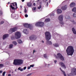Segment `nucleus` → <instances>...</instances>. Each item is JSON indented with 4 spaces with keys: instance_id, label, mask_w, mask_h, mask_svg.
I'll use <instances>...</instances> for the list:
<instances>
[{
    "instance_id": "13d9d810",
    "label": "nucleus",
    "mask_w": 76,
    "mask_h": 76,
    "mask_svg": "<svg viewBox=\"0 0 76 76\" xmlns=\"http://www.w3.org/2000/svg\"><path fill=\"white\" fill-rule=\"evenodd\" d=\"M8 4H10V2H8Z\"/></svg>"
},
{
    "instance_id": "cd10ccee",
    "label": "nucleus",
    "mask_w": 76,
    "mask_h": 76,
    "mask_svg": "<svg viewBox=\"0 0 76 76\" xmlns=\"http://www.w3.org/2000/svg\"><path fill=\"white\" fill-rule=\"evenodd\" d=\"M13 45L12 44H11L9 46V48H13Z\"/></svg>"
},
{
    "instance_id": "39448f33",
    "label": "nucleus",
    "mask_w": 76,
    "mask_h": 76,
    "mask_svg": "<svg viewBox=\"0 0 76 76\" xmlns=\"http://www.w3.org/2000/svg\"><path fill=\"white\" fill-rule=\"evenodd\" d=\"M36 26H40V27H43L44 25V23L41 22H39L36 23L35 24Z\"/></svg>"
},
{
    "instance_id": "2eb2a0df",
    "label": "nucleus",
    "mask_w": 76,
    "mask_h": 76,
    "mask_svg": "<svg viewBox=\"0 0 76 76\" xmlns=\"http://www.w3.org/2000/svg\"><path fill=\"white\" fill-rule=\"evenodd\" d=\"M75 5L76 4H75V3L72 2L70 4V6L71 7H75Z\"/></svg>"
},
{
    "instance_id": "b1692460",
    "label": "nucleus",
    "mask_w": 76,
    "mask_h": 76,
    "mask_svg": "<svg viewBox=\"0 0 76 76\" xmlns=\"http://www.w3.org/2000/svg\"><path fill=\"white\" fill-rule=\"evenodd\" d=\"M53 45L55 47H58V43H55V44H53Z\"/></svg>"
},
{
    "instance_id": "412c9836",
    "label": "nucleus",
    "mask_w": 76,
    "mask_h": 76,
    "mask_svg": "<svg viewBox=\"0 0 76 76\" xmlns=\"http://www.w3.org/2000/svg\"><path fill=\"white\" fill-rule=\"evenodd\" d=\"M59 69L60 70H61V72H62L63 73V74L64 75V76H66V74H65V72H64V71H63V70H62V69H61V68H60Z\"/></svg>"
},
{
    "instance_id": "72a5a7b5",
    "label": "nucleus",
    "mask_w": 76,
    "mask_h": 76,
    "mask_svg": "<svg viewBox=\"0 0 76 76\" xmlns=\"http://www.w3.org/2000/svg\"><path fill=\"white\" fill-rule=\"evenodd\" d=\"M44 57H45V58H47V54H45L44 55Z\"/></svg>"
},
{
    "instance_id": "49530a36",
    "label": "nucleus",
    "mask_w": 76,
    "mask_h": 76,
    "mask_svg": "<svg viewBox=\"0 0 76 76\" xmlns=\"http://www.w3.org/2000/svg\"><path fill=\"white\" fill-rule=\"evenodd\" d=\"M21 69V67H19L18 68V70H20V69Z\"/></svg>"
},
{
    "instance_id": "052dcab7",
    "label": "nucleus",
    "mask_w": 76,
    "mask_h": 76,
    "mask_svg": "<svg viewBox=\"0 0 76 76\" xmlns=\"http://www.w3.org/2000/svg\"><path fill=\"white\" fill-rule=\"evenodd\" d=\"M56 34H57V35H59L58 34V33Z\"/></svg>"
},
{
    "instance_id": "0eeeda50",
    "label": "nucleus",
    "mask_w": 76,
    "mask_h": 76,
    "mask_svg": "<svg viewBox=\"0 0 76 76\" xmlns=\"http://www.w3.org/2000/svg\"><path fill=\"white\" fill-rule=\"evenodd\" d=\"M58 19L60 21L59 22L60 23L61 25H64V23L62 21L63 19V16L62 15H60L58 17Z\"/></svg>"
},
{
    "instance_id": "6e6d98bb",
    "label": "nucleus",
    "mask_w": 76,
    "mask_h": 76,
    "mask_svg": "<svg viewBox=\"0 0 76 76\" xmlns=\"http://www.w3.org/2000/svg\"><path fill=\"white\" fill-rule=\"evenodd\" d=\"M8 76H11V74H8Z\"/></svg>"
},
{
    "instance_id": "864d4df0",
    "label": "nucleus",
    "mask_w": 76,
    "mask_h": 76,
    "mask_svg": "<svg viewBox=\"0 0 76 76\" xmlns=\"http://www.w3.org/2000/svg\"><path fill=\"white\" fill-rule=\"evenodd\" d=\"M52 16H54V14L53 13V14H52Z\"/></svg>"
},
{
    "instance_id": "3c124183",
    "label": "nucleus",
    "mask_w": 76,
    "mask_h": 76,
    "mask_svg": "<svg viewBox=\"0 0 76 76\" xmlns=\"http://www.w3.org/2000/svg\"><path fill=\"white\" fill-rule=\"evenodd\" d=\"M33 5L35 6V5H36V4L35 3H34L33 4Z\"/></svg>"
},
{
    "instance_id": "7c9ffc66",
    "label": "nucleus",
    "mask_w": 76,
    "mask_h": 76,
    "mask_svg": "<svg viewBox=\"0 0 76 76\" xmlns=\"http://www.w3.org/2000/svg\"><path fill=\"white\" fill-rule=\"evenodd\" d=\"M14 15L15 16H14ZM11 17H12V18H15V14H14V15H13L12 14L11 15Z\"/></svg>"
},
{
    "instance_id": "37998d69",
    "label": "nucleus",
    "mask_w": 76,
    "mask_h": 76,
    "mask_svg": "<svg viewBox=\"0 0 76 76\" xmlns=\"http://www.w3.org/2000/svg\"><path fill=\"white\" fill-rule=\"evenodd\" d=\"M35 52H37V51L35 50H34L33 52V54H34V53H35Z\"/></svg>"
},
{
    "instance_id": "f3484780",
    "label": "nucleus",
    "mask_w": 76,
    "mask_h": 76,
    "mask_svg": "<svg viewBox=\"0 0 76 76\" xmlns=\"http://www.w3.org/2000/svg\"><path fill=\"white\" fill-rule=\"evenodd\" d=\"M56 11L58 14H60V13H62V11L60 9H58Z\"/></svg>"
},
{
    "instance_id": "6e6552de",
    "label": "nucleus",
    "mask_w": 76,
    "mask_h": 76,
    "mask_svg": "<svg viewBox=\"0 0 76 76\" xmlns=\"http://www.w3.org/2000/svg\"><path fill=\"white\" fill-rule=\"evenodd\" d=\"M17 27H15L13 28H11L9 30V34H12V33L14 32H15V31H17Z\"/></svg>"
},
{
    "instance_id": "c03bdc74",
    "label": "nucleus",
    "mask_w": 76,
    "mask_h": 76,
    "mask_svg": "<svg viewBox=\"0 0 76 76\" xmlns=\"http://www.w3.org/2000/svg\"><path fill=\"white\" fill-rule=\"evenodd\" d=\"M71 73L69 74L68 75V76H71Z\"/></svg>"
},
{
    "instance_id": "473e14b6",
    "label": "nucleus",
    "mask_w": 76,
    "mask_h": 76,
    "mask_svg": "<svg viewBox=\"0 0 76 76\" xmlns=\"http://www.w3.org/2000/svg\"><path fill=\"white\" fill-rule=\"evenodd\" d=\"M38 9H40L41 8V5H40L39 7H38Z\"/></svg>"
},
{
    "instance_id": "e433bc0d",
    "label": "nucleus",
    "mask_w": 76,
    "mask_h": 76,
    "mask_svg": "<svg viewBox=\"0 0 76 76\" xmlns=\"http://www.w3.org/2000/svg\"><path fill=\"white\" fill-rule=\"evenodd\" d=\"M32 75V74L31 73H30V74H28L27 75V76H31Z\"/></svg>"
},
{
    "instance_id": "09e8293b",
    "label": "nucleus",
    "mask_w": 76,
    "mask_h": 76,
    "mask_svg": "<svg viewBox=\"0 0 76 76\" xmlns=\"http://www.w3.org/2000/svg\"><path fill=\"white\" fill-rule=\"evenodd\" d=\"M31 69V66H28V69Z\"/></svg>"
},
{
    "instance_id": "393cba45",
    "label": "nucleus",
    "mask_w": 76,
    "mask_h": 76,
    "mask_svg": "<svg viewBox=\"0 0 76 76\" xmlns=\"http://www.w3.org/2000/svg\"><path fill=\"white\" fill-rule=\"evenodd\" d=\"M12 44H14V45H17V42L15 41H13L12 42Z\"/></svg>"
},
{
    "instance_id": "a211bd4d",
    "label": "nucleus",
    "mask_w": 76,
    "mask_h": 76,
    "mask_svg": "<svg viewBox=\"0 0 76 76\" xmlns=\"http://www.w3.org/2000/svg\"><path fill=\"white\" fill-rule=\"evenodd\" d=\"M23 32L26 34H29V31H28L27 29H25L23 30Z\"/></svg>"
},
{
    "instance_id": "338daca9",
    "label": "nucleus",
    "mask_w": 76,
    "mask_h": 76,
    "mask_svg": "<svg viewBox=\"0 0 76 76\" xmlns=\"http://www.w3.org/2000/svg\"><path fill=\"white\" fill-rule=\"evenodd\" d=\"M46 0V1H47V0Z\"/></svg>"
},
{
    "instance_id": "8fccbe9b",
    "label": "nucleus",
    "mask_w": 76,
    "mask_h": 76,
    "mask_svg": "<svg viewBox=\"0 0 76 76\" xmlns=\"http://www.w3.org/2000/svg\"><path fill=\"white\" fill-rule=\"evenodd\" d=\"M23 68L21 69H20V71L22 72V71H23Z\"/></svg>"
},
{
    "instance_id": "423d86ee",
    "label": "nucleus",
    "mask_w": 76,
    "mask_h": 76,
    "mask_svg": "<svg viewBox=\"0 0 76 76\" xmlns=\"http://www.w3.org/2000/svg\"><path fill=\"white\" fill-rule=\"evenodd\" d=\"M20 37H21L20 33L19 31H17L15 33V37L16 39H19L20 38Z\"/></svg>"
},
{
    "instance_id": "9d476101",
    "label": "nucleus",
    "mask_w": 76,
    "mask_h": 76,
    "mask_svg": "<svg viewBox=\"0 0 76 76\" xmlns=\"http://www.w3.org/2000/svg\"><path fill=\"white\" fill-rule=\"evenodd\" d=\"M57 56L59 58H60V59L62 60V61H64V58L63 57V56L61 55V54L60 53H58Z\"/></svg>"
},
{
    "instance_id": "20e7f679",
    "label": "nucleus",
    "mask_w": 76,
    "mask_h": 76,
    "mask_svg": "<svg viewBox=\"0 0 76 76\" xmlns=\"http://www.w3.org/2000/svg\"><path fill=\"white\" fill-rule=\"evenodd\" d=\"M10 9L11 10V9L12 10H15V9H17L18 7L17 6V3L14 2V3H10Z\"/></svg>"
},
{
    "instance_id": "5fc2aeb1",
    "label": "nucleus",
    "mask_w": 76,
    "mask_h": 76,
    "mask_svg": "<svg viewBox=\"0 0 76 76\" xmlns=\"http://www.w3.org/2000/svg\"><path fill=\"white\" fill-rule=\"evenodd\" d=\"M0 73H2V71H0Z\"/></svg>"
},
{
    "instance_id": "680f3d73",
    "label": "nucleus",
    "mask_w": 76,
    "mask_h": 76,
    "mask_svg": "<svg viewBox=\"0 0 76 76\" xmlns=\"http://www.w3.org/2000/svg\"><path fill=\"white\" fill-rule=\"evenodd\" d=\"M50 64H48V66H50Z\"/></svg>"
},
{
    "instance_id": "c85d7f7f",
    "label": "nucleus",
    "mask_w": 76,
    "mask_h": 76,
    "mask_svg": "<svg viewBox=\"0 0 76 76\" xmlns=\"http://www.w3.org/2000/svg\"><path fill=\"white\" fill-rule=\"evenodd\" d=\"M36 7H34L32 8V10L33 11H35L36 10Z\"/></svg>"
},
{
    "instance_id": "bf43d9fd",
    "label": "nucleus",
    "mask_w": 76,
    "mask_h": 76,
    "mask_svg": "<svg viewBox=\"0 0 76 76\" xmlns=\"http://www.w3.org/2000/svg\"><path fill=\"white\" fill-rule=\"evenodd\" d=\"M49 2H51V0H49Z\"/></svg>"
},
{
    "instance_id": "69168bd1",
    "label": "nucleus",
    "mask_w": 76,
    "mask_h": 76,
    "mask_svg": "<svg viewBox=\"0 0 76 76\" xmlns=\"http://www.w3.org/2000/svg\"><path fill=\"white\" fill-rule=\"evenodd\" d=\"M20 13H21V12H20Z\"/></svg>"
},
{
    "instance_id": "f8f14e48",
    "label": "nucleus",
    "mask_w": 76,
    "mask_h": 76,
    "mask_svg": "<svg viewBox=\"0 0 76 76\" xmlns=\"http://www.w3.org/2000/svg\"><path fill=\"white\" fill-rule=\"evenodd\" d=\"M71 72L72 74H73V75H76V69L75 68H72L71 69Z\"/></svg>"
},
{
    "instance_id": "1a4fd4ad",
    "label": "nucleus",
    "mask_w": 76,
    "mask_h": 76,
    "mask_svg": "<svg viewBox=\"0 0 76 76\" xmlns=\"http://www.w3.org/2000/svg\"><path fill=\"white\" fill-rule=\"evenodd\" d=\"M29 38L31 41H34L37 39V37L34 35H32L29 37Z\"/></svg>"
},
{
    "instance_id": "6ab92c4d",
    "label": "nucleus",
    "mask_w": 76,
    "mask_h": 76,
    "mask_svg": "<svg viewBox=\"0 0 76 76\" xmlns=\"http://www.w3.org/2000/svg\"><path fill=\"white\" fill-rule=\"evenodd\" d=\"M72 31L74 34H76V30H75V29L74 28H72Z\"/></svg>"
},
{
    "instance_id": "a878e982",
    "label": "nucleus",
    "mask_w": 76,
    "mask_h": 76,
    "mask_svg": "<svg viewBox=\"0 0 76 76\" xmlns=\"http://www.w3.org/2000/svg\"><path fill=\"white\" fill-rule=\"evenodd\" d=\"M72 11L74 12H76V8L75 7L74 8H73V9H72Z\"/></svg>"
},
{
    "instance_id": "ea45409f",
    "label": "nucleus",
    "mask_w": 76,
    "mask_h": 76,
    "mask_svg": "<svg viewBox=\"0 0 76 76\" xmlns=\"http://www.w3.org/2000/svg\"><path fill=\"white\" fill-rule=\"evenodd\" d=\"M31 67H33L34 66V65H30Z\"/></svg>"
},
{
    "instance_id": "79ce46f5",
    "label": "nucleus",
    "mask_w": 76,
    "mask_h": 76,
    "mask_svg": "<svg viewBox=\"0 0 76 76\" xmlns=\"http://www.w3.org/2000/svg\"><path fill=\"white\" fill-rule=\"evenodd\" d=\"M48 6V2H47L46 5V6Z\"/></svg>"
},
{
    "instance_id": "de8ad7c7",
    "label": "nucleus",
    "mask_w": 76,
    "mask_h": 76,
    "mask_svg": "<svg viewBox=\"0 0 76 76\" xmlns=\"http://www.w3.org/2000/svg\"><path fill=\"white\" fill-rule=\"evenodd\" d=\"M54 62L56 64V63H57V60H54Z\"/></svg>"
},
{
    "instance_id": "603ef678",
    "label": "nucleus",
    "mask_w": 76,
    "mask_h": 76,
    "mask_svg": "<svg viewBox=\"0 0 76 76\" xmlns=\"http://www.w3.org/2000/svg\"><path fill=\"white\" fill-rule=\"evenodd\" d=\"M21 1L22 2H23L25 1V0H21Z\"/></svg>"
},
{
    "instance_id": "9b49d317",
    "label": "nucleus",
    "mask_w": 76,
    "mask_h": 76,
    "mask_svg": "<svg viewBox=\"0 0 76 76\" xmlns=\"http://www.w3.org/2000/svg\"><path fill=\"white\" fill-rule=\"evenodd\" d=\"M24 26L27 28H29L30 29H32V26L31 25L28 24V23H25L24 24Z\"/></svg>"
},
{
    "instance_id": "5701e85b",
    "label": "nucleus",
    "mask_w": 76,
    "mask_h": 76,
    "mask_svg": "<svg viewBox=\"0 0 76 76\" xmlns=\"http://www.w3.org/2000/svg\"><path fill=\"white\" fill-rule=\"evenodd\" d=\"M50 21V18L46 19L45 20V22H47Z\"/></svg>"
},
{
    "instance_id": "e2e57ef3",
    "label": "nucleus",
    "mask_w": 76,
    "mask_h": 76,
    "mask_svg": "<svg viewBox=\"0 0 76 76\" xmlns=\"http://www.w3.org/2000/svg\"><path fill=\"white\" fill-rule=\"evenodd\" d=\"M45 66H46L47 65V64H45Z\"/></svg>"
},
{
    "instance_id": "c756f323",
    "label": "nucleus",
    "mask_w": 76,
    "mask_h": 76,
    "mask_svg": "<svg viewBox=\"0 0 76 76\" xmlns=\"http://www.w3.org/2000/svg\"><path fill=\"white\" fill-rule=\"evenodd\" d=\"M73 16L75 17V18H76V12H75L73 15Z\"/></svg>"
},
{
    "instance_id": "dca6fc26",
    "label": "nucleus",
    "mask_w": 76,
    "mask_h": 76,
    "mask_svg": "<svg viewBox=\"0 0 76 76\" xmlns=\"http://www.w3.org/2000/svg\"><path fill=\"white\" fill-rule=\"evenodd\" d=\"M9 37V34H4L3 37V39H5L6 38H7Z\"/></svg>"
},
{
    "instance_id": "bb28decb",
    "label": "nucleus",
    "mask_w": 76,
    "mask_h": 76,
    "mask_svg": "<svg viewBox=\"0 0 76 76\" xmlns=\"http://www.w3.org/2000/svg\"><path fill=\"white\" fill-rule=\"evenodd\" d=\"M4 66V64H0V68H1L2 67H3Z\"/></svg>"
},
{
    "instance_id": "f704fd0d",
    "label": "nucleus",
    "mask_w": 76,
    "mask_h": 76,
    "mask_svg": "<svg viewBox=\"0 0 76 76\" xmlns=\"http://www.w3.org/2000/svg\"><path fill=\"white\" fill-rule=\"evenodd\" d=\"M5 73H6V72L4 71V72L3 73V74H2L3 76H4L5 75Z\"/></svg>"
},
{
    "instance_id": "7ed1b4c3",
    "label": "nucleus",
    "mask_w": 76,
    "mask_h": 76,
    "mask_svg": "<svg viewBox=\"0 0 76 76\" xmlns=\"http://www.w3.org/2000/svg\"><path fill=\"white\" fill-rule=\"evenodd\" d=\"M23 61L22 60L15 59L14 60L13 64L16 66H19L21 65L23 63Z\"/></svg>"
},
{
    "instance_id": "f257e3e1",
    "label": "nucleus",
    "mask_w": 76,
    "mask_h": 76,
    "mask_svg": "<svg viewBox=\"0 0 76 76\" xmlns=\"http://www.w3.org/2000/svg\"><path fill=\"white\" fill-rule=\"evenodd\" d=\"M45 38L47 41L46 42V44L47 45H52V42L51 41H49V40L51 38V35L50 33L48 31H46L45 33Z\"/></svg>"
},
{
    "instance_id": "aec40b11",
    "label": "nucleus",
    "mask_w": 76,
    "mask_h": 76,
    "mask_svg": "<svg viewBox=\"0 0 76 76\" xmlns=\"http://www.w3.org/2000/svg\"><path fill=\"white\" fill-rule=\"evenodd\" d=\"M27 6L28 7H31V6H32V4L31 2L27 3Z\"/></svg>"
},
{
    "instance_id": "0e129e2a",
    "label": "nucleus",
    "mask_w": 76,
    "mask_h": 76,
    "mask_svg": "<svg viewBox=\"0 0 76 76\" xmlns=\"http://www.w3.org/2000/svg\"><path fill=\"white\" fill-rule=\"evenodd\" d=\"M34 46V45H32V46Z\"/></svg>"
},
{
    "instance_id": "58836bf2",
    "label": "nucleus",
    "mask_w": 76,
    "mask_h": 76,
    "mask_svg": "<svg viewBox=\"0 0 76 76\" xmlns=\"http://www.w3.org/2000/svg\"><path fill=\"white\" fill-rule=\"evenodd\" d=\"M2 11H1V10H0V15H2Z\"/></svg>"
},
{
    "instance_id": "4468645a",
    "label": "nucleus",
    "mask_w": 76,
    "mask_h": 76,
    "mask_svg": "<svg viewBox=\"0 0 76 76\" xmlns=\"http://www.w3.org/2000/svg\"><path fill=\"white\" fill-rule=\"evenodd\" d=\"M67 7V6L66 5L61 7V9L62 10H65Z\"/></svg>"
},
{
    "instance_id": "ddd939ff",
    "label": "nucleus",
    "mask_w": 76,
    "mask_h": 76,
    "mask_svg": "<svg viewBox=\"0 0 76 76\" xmlns=\"http://www.w3.org/2000/svg\"><path fill=\"white\" fill-rule=\"evenodd\" d=\"M60 65H61L62 67L64 68V69H66V66H65V65L62 62H60L59 63Z\"/></svg>"
},
{
    "instance_id": "c9c22d12",
    "label": "nucleus",
    "mask_w": 76,
    "mask_h": 76,
    "mask_svg": "<svg viewBox=\"0 0 76 76\" xmlns=\"http://www.w3.org/2000/svg\"><path fill=\"white\" fill-rule=\"evenodd\" d=\"M26 9L25 8L24 10V12H25V13H26Z\"/></svg>"
},
{
    "instance_id": "4c0bfd02",
    "label": "nucleus",
    "mask_w": 76,
    "mask_h": 76,
    "mask_svg": "<svg viewBox=\"0 0 76 76\" xmlns=\"http://www.w3.org/2000/svg\"><path fill=\"white\" fill-rule=\"evenodd\" d=\"M28 15L26 14L25 15V17H26V18H28Z\"/></svg>"
},
{
    "instance_id": "a18cd8bd",
    "label": "nucleus",
    "mask_w": 76,
    "mask_h": 76,
    "mask_svg": "<svg viewBox=\"0 0 76 76\" xmlns=\"http://www.w3.org/2000/svg\"><path fill=\"white\" fill-rule=\"evenodd\" d=\"M26 69V66L24 67L23 68L24 70H25Z\"/></svg>"
},
{
    "instance_id": "2f4dec72",
    "label": "nucleus",
    "mask_w": 76,
    "mask_h": 76,
    "mask_svg": "<svg viewBox=\"0 0 76 76\" xmlns=\"http://www.w3.org/2000/svg\"><path fill=\"white\" fill-rule=\"evenodd\" d=\"M4 21H2L0 23V25H2V24H3V23H4Z\"/></svg>"
},
{
    "instance_id": "4d7b16f0",
    "label": "nucleus",
    "mask_w": 76,
    "mask_h": 76,
    "mask_svg": "<svg viewBox=\"0 0 76 76\" xmlns=\"http://www.w3.org/2000/svg\"><path fill=\"white\" fill-rule=\"evenodd\" d=\"M42 43H44V41H42Z\"/></svg>"
},
{
    "instance_id": "a19ab883",
    "label": "nucleus",
    "mask_w": 76,
    "mask_h": 76,
    "mask_svg": "<svg viewBox=\"0 0 76 76\" xmlns=\"http://www.w3.org/2000/svg\"><path fill=\"white\" fill-rule=\"evenodd\" d=\"M71 22H74V24H75L76 23V22H74V20L71 21Z\"/></svg>"
},
{
    "instance_id": "f03ea898",
    "label": "nucleus",
    "mask_w": 76,
    "mask_h": 76,
    "mask_svg": "<svg viewBox=\"0 0 76 76\" xmlns=\"http://www.w3.org/2000/svg\"><path fill=\"white\" fill-rule=\"evenodd\" d=\"M74 52V48L72 46H69L66 50V53L68 56H72Z\"/></svg>"
},
{
    "instance_id": "4be33fe9",
    "label": "nucleus",
    "mask_w": 76,
    "mask_h": 76,
    "mask_svg": "<svg viewBox=\"0 0 76 76\" xmlns=\"http://www.w3.org/2000/svg\"><path fill=\"white\" fill-rule=\"evenodd\" d=\"M17 41L19 44H21L22 43V41L20 39H19L17 40Z\"/></svg>"
}]
</instances>
